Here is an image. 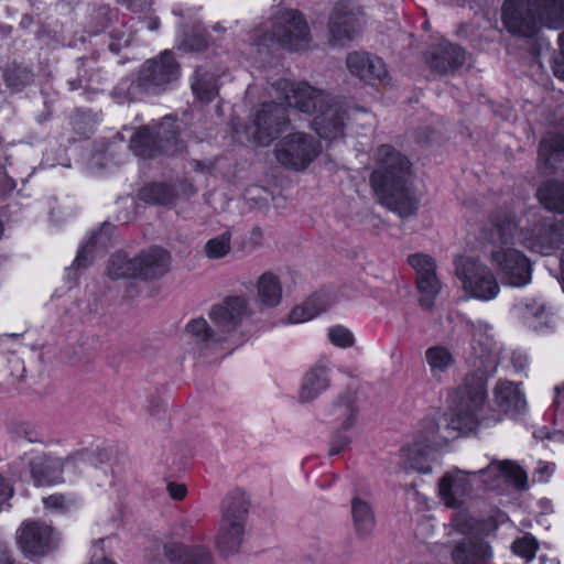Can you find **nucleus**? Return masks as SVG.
<instances>
[{
	"mask_svg": "<svg viewBox=\"0 0 564 564\" xmlns=\"http://www.w3.org/2000/svg\"><path fill=\"white\" fill-rule=\"evenodd\" d=\"M555 471V465L549 462H539L534 469V479L546 482Z\"/></svg>",
	"mask_w": 564,
	"mask_h": 564,
	"instance_id": "nucleus-49",
	"label": "nucleus"
},
{
	"mask_svg": "<svg viewBox=\"0 0 564 564\" xmlns=\"http://www.w3.org/2000/svg\"><path fill=\"white\" fill-rule=\"evenodd\" d=\"M360 28V14L350 3L340 2L334 7L328 22L329 36L334 42L352 40Z\"/></svg>",
	"mask_w": 564,
	"mask_h": 564,
	"instance_id": "nucleus-17",
	"label": "nucleus"
},
{
	"mask_svg": "<svg viewBox=\"0 0 564 564\" xmlns=\"http://www.w3.org/2000/svg\"><path fill=\"white\" fill-rule=\"evenodd\" d=\"M491 556L489 545L476 533L457 541L452 552L455 564H487Z\"/></svg>",
	"mask_w": 564,
	"mask_h": 564,
	"instance_id": "nucleus-21",
	"label": "nucleus"
},
{
	"mask_svg": "<svg viewBox=\"0 0 564 564\" xmlns=\"http://www.w3.org/2000/svg\"><path fill=\"white\" fill-rule=\"evenodd\" d=\"M130 149L141 158H152L156 153H176L181 147L176 134V124L165 117L162 122L140 128L130 141Z\"/></svg>",
	"mask_w": 564,
	"mask_h": 564,
	"instance_id": "nucleus-11",
	"label": "nucleus"
},
{
	"mask_svg": "<svg viewBox=\"0 0 564 564\" xmlns=\"http://www.w3.org/2000/svg\"><path fill=\"white\" fill-rule=\"evenodd\" d=\"M53 528L40 521H24L17 530V545L25 557L36 558L50 554L57 545Z\"/></svg>",
	"mask_w": 564,
	"mask_h": 564,
	"instance_id": "nucleus-14",
	"label": "nucleus"
},
{
	"mask_svg": "<svg viewBox=\"0 0 564 564\" xmlns=\"http://www.w3.org/2000/svg\"><path fill=\"white\" fill-rule=\"evenodd\" d=\"M332 305L329 295L318 292L308 297L302 305L294 307L290 315L291 324H300L313 319Z\"/></svg>",
	"mask_w": 564,
	"mask_h": 564,
	"instance_id": "nucleus-33",
	"label": "nucleus"
},
{
	"mask_svg": "<svg viewBox=\"0 0 564 564\" xmlns=\"http://www.w3.org/2000/svg\"><path fill=\"white\" fill-rule=\"evenodd\" d=\"M4 80L8 86L19 89L32 80V73L21 66H12L6 69Z\"/></svg>",
	"mask_w": 564,
	"mask_h": 564,
	"instance_id": "nucleus-45",
	"label": "nucleus"
},
{
	"mask_svg": "<svg viewBox=\"0 0 564 564\" xmlns=\"http://www.w3.org/2000/svg\"><path fill=\"white\" fill-rule=\"evenodd\" d=\"M332 366L326 359L318 360L305 375L301 387L300 398L310 402L330 387Z\"/></svg>",
	"mask_w": 564,
	"mask_h": 564,
	"instance_id": "nucleus-26",
	"label": "nucleus"
},
{
	"mask_svg": "<svg viewBox=\"0 0 564 564\" xmlns=\"http://www.w3.org/2000/svg\"><path fill=\"white\" fill-rule=\"evenodd\" d=\"M46 509H51L56 512H67L72 508L77 506L75 498L66 497L63 495H52L43 499Z\"/></svg>",
	"mask_w": 564,
	"mask_h": 564,
	"instance_id": "nucleus-48",
	"label": "nucleus"
},
{
	"mask_svg": "<svg viewBox=\"0 0 564 564\" xmlns=\"http://www.w3.org/2000/svg\"><path fill=\"white\" fill-rule=\"evenodd\" d=\"M426 63L438 74H447L462 67L466 61L465 51L453 43L441 41L426 53Z\"/></svg>",
	"mask_w": 564,
	"mask_h": 564,
	"instance_id": "nucleus-20",
	"label": "nucleus"
},
{
	"mask_svg": "<svg viewBox=\"0 0 564 564\" xmlns=\"http://www.w3.org/2000/svg\"><path fill=\"white\" fill-rule=\"evenodd\" d=\"M181 45L185 50L202 51L206 46V40L203 34L195 35L191 39H184Z\"/></svg>",
	"mask_w": 564,
	"mask_h": 564,
	"instance_id": "nucleus-50",
	"label": "nucleus"
},
{
	"mask_svg": "<svg viewBox=\"0 0 564 564\" xmlns=\"http://www.w3.org/2000/svg\"><path fill=\"white\" fill-rule=\"evenodd\" d=\"M0 564H13L9 547L0 541Z\"/></svg>",
	"mask_w": 564,
	"mask_h": 564,
	"instance_id": "nucleus-53",
	"label": "nucleus"
},
{
	"mask_svg": "<svg viewBox=\"0 0 564 564\" xmlns=\"http://www.w3.org/2000/svg\"><path fill=\"white\" fill-rule=\"evenodd\" d=\"M538 197L547 210L564 213V184L545 182L539 187Z\"/></svg>",
	"mask_w": 564,
	"mask_h": 564,
	"instance_id": "nucleus-37",
	"label": "nucleus"
},
{
	"mask_svg": "<svg viewBox=\"0 0 564 564\" xmlns=\"http://www.w3.org/2000/svg\"><path fill=\"white\" fill-rule=\"evenodd\" d=\"M319 153V143L312 135L303 132L286 134L275 147L278 162L294 171L305 170Z\"/></svg>",
	"mask_w": 564,
	"mask_h": 564,
	"instance_id": "nucleus-12",
	"label": "nucleus"
},
{
	"mask_svg": "<svg viewBox=\"0 0 564 564\" xmlns=\"http://www.w3.org/2000/svg\"><path fill=\"white\" fill-rule=\"evenodd\" d=\"M545 562H546V558H545L544 556H541V557H540V563H541V564H545Z\"/></svg>",
	"mask_w": 564,
	"mask_h": 564,
	"instance_id": "nucleus-60",
	"label": "nucleus"
},
{
	"mask_svg": "<svg viewBox=\"0 0 564 564\" xmlns=\"http://www.w3.org/2000/svg\"><path fill=\"white\" fill-rule=\"evenodd\" d=\"M164 554L174 564H213L209 551L203 546L187 547L167 543L164 545Z\"/></svg>",
	"mask_w": 564,
	"mask_h": 564,
	"instance_id": "nucleus-31",
	"label": "nucleus"
},
{
	"mask_svg": "<svg viewBox=\"0 0 564 564\" xmlns=\"http://www.w3.org/2000/svg\"><path fill=\"white\" fill-rule=\"evenodd\" d=\"M180 65L174 55L170 51H164L142 65L135 83L122 80L116 90L126 93L129 99H135L139 91L158 94L172 87L180 78Z\"/></svg>",
	"mask_w": 564,
	"mask_h": 564,
	"instance_id": "nucleus-7",
	"label": "nucleus"
},
{
	"mask_svg": "<svg viewBox=\"0 0 564 564\" xmlns=\"http://www.w3.org/2000/svg\"><path fill=\"white\" fill-rule=\"evenodd\" d=\"M512 551L527 562H530L538 551V542L532 535H524L512 543Z\"/></svg>",
	"mask_w": 564,
	"mask_h": 564,
	"instance_id": "nucleus-46",
	"label": "nucleus"
},
{
	"mask_svg": "<svg viewBox=\"0 0 564 564\" xmlns=\"http://www.w3.org/2000/svg\"><path fill=\"white\" fill-rule=\"evenodd\" d=\"M61 458L47 455L35 457L31 463V473L39 486H50L65 482L61 471Z\"/></svg>",
	"mask_w": 564,
	"mask_h": 564,
	"instance_id": "nucleus-30",
	"label": "nucleus"
},
{
	"mask_svg": "<svg viewBox=\"0 0 564 564\" xmlns=\"http://www.w3.org/2000/svg\"><path fill=\"white\" fill-rule=\"evenodd\" d=\"M473 350L478 360L475 367L485 376L495 373L500 362V347L481 327L473 334Z\"/></svg>",
	"mask_w": 564,
	"mask_h": 564,
	"instance_id": "nucleus-22",
	"label": "nucleus"
},
{
	"mask_svg": "<svg viewBox=\"0 0 564 564\" xmlns=\"http://www.w3.org/2000/svg\"><path fill=\"white\" fill-rule=\"evenodd\" d=\"M346 65L354 76L368 83L381 80L387 76V68L382 58L368 52L349 53Z\"/></svg>",
	"mask_w": 564,
	"mask_h": 564,
	"instance_id": "nucleus-23",
	"label": "nucleus"
},
{
	"mask_svg": "<svg viewBox=\"0 0 564 564\" xmlns=\"http://www.w3.org/2000/svg\"><path fill=\"white\" fill-rule=\"evenodd\" d=\"M108 228H110V225H104L102 229H108Z\"/></svg>",
	"mask_w": 564,
	"mask_h": 564,
	"instance_id": "nucleus-62",
	"label": "nucleus"
},
{
	"mask_svg": "<svg viewBox=\"0 0 564 564\" xmlns=\"http://www.w3.org/2000/svg\"><path fill=\"white\" fill-rule=\"evenodd\" d=\"M159 28L158 23L156 22H153L151 25H150V30H156Z\"/></svg>",
	"mask_w": 564,
	"mask_h": 564,
	"instance_id": "nucleus-59",
	"label": "nucleus"
},
{
	"mask_svg": "<svg viewBox=\"0 0 564 564\" xmlns=\"http://www.w3.org/2000/svg\"><path fill=\"white\" fill-rule=\"evenodd\" d=\"M175 192L166 184H150L140 192V198L150 204L169 205L175 199Z\"/></svg>",
	"mask_w": 564,
	"mask_h": 564,
	"instance_id": "nucleus-40",
	"label": "nucleus"
},
{
	"mask_svg": "<svg viewBox=\"0 0 564 564\" xmlns=\"http://www.w3.org/2000/svg\"><path fill=\"white\" fill-rule=\"evenodd\" d=\"M558 44H560L561 53L564 56V32L558 35Z\"/></svg>",
	"mask_w": 564,
	"mask_h": 564,
	"instance_id": "nucleus-58",
	"label": "nucleus"
},
{
	"mask_svg": "<svg viewBox=\"0 0 564 564\" xmlns=\"http://www.w3.org/2000/svg\"><path fill=\"white\" fill-rule=\"evenodd\" d=\"M269 95L283 100L305 113L317 112L313 127L318 135L326 140H336L344 135L347 111L339 101L306 83H292L285 78L270 85Z\"/></svg>",
	"mask_w": 564,
	"mask_h": 564,
	"instance_id": "nucleus-2",
	"label": "nucleus"
},
{
	"mask_svg": "<svg viewBox=\"0 0 564 564\" xmlns=\"http://www.w3.org/2000/svg\"><path fill=\"white\" fill-rule=\"evenodd\" d=\"M350 512L355 532L360 538L372 534L376 529V513L372 503L356 491L350 500Z\"/></svg>",
	"mask_w": 564,
	"mask_h": 564,
	"instance_id": "nucleus-28",
	"label": "nucleus"
},
{
	"mask_svg": "<svg viewBox=\"0 0 564 564\" xmlns=\"http://www.w3.org/2000/svg\"><path fill=\"white\" fill-rule=\"evenodd\" d=\"M516 227L514 217L510 214L498 213L491 218L488 257L506 284L522 288L531 282L532 269L527 256L511 247L517 241Z\"/></svg>",
	"mask_w": 564,
	"mask_h": 564,
	"instance_id": "nucleus-4",
	"label": "nucleus"
},
{
	"mask_svg": "<svg viewBox=\"0 0 564 564\" xmlns=\"http://www.w3.org/2000/svg\"><path fill=\"white\" fill-rule=\"evenodd\" d=\"M231 249V235L225 231L221 235L209 239L205 245V253L209 259H220L229 253Z\"/></svg>",
	"mask_w": 564,
	"mask_h": 564,
	"instance_id": "nucleus-43",
	"label": "nucleus"
},
{
	"mask_svg": "<svg viewBox=\"0 0 564 564\" xmlns=\"http://www.w3.org/2000/svg\"><path fill=\"white\" fill-rule=\"evenodd\" d=\"M106 240L107 239L104 236L102 229L93 232V235L88 238L86 243L78 251L74 260V265H76L77 268H85L93 258L94 249L99 245L105 247Z\"/></svg>",
	"mask_w": 564,
	"mask_h": 564,
	"instance_id": "nucleus-42",
	"label": "nucleus"
},
{
	"mask_svg": "<svg viewBox=\"0 0 564 564\" xmlns=\"http://www.w3.org/2000/svg\"><path fill=\"white\" fill-rule=\"evenodd\" d=\"M501 21L511 35L532 39L544 28L564 26V0H503Z\"/></svg>",
	"mask_w": 564,
	"mask_h": 564,
	"instance_id": "nucleus-5",
	"label": "nucleus"
},
{
	"mask_svg": "<svg viewBox=\"0 0 564 564\" xmlns=\"http://www.w3.org/2000/svg\"><path fill=\"white\" fill-rule=\"evenodd\" d=\"M375 161L376 169L371 173L370 183L381 204L400 217L413 215L419 200L409 187V159L391 145L382 144L376 150Z\"/></svg>",
	"mask_w": 564,
	"mask_h": 564,
	"instance_id": "nucleus-3",
	"label": "nucleus"
},
{
	"mask_svg": "<svg viewBox=\"0 0 564 564\" xmlns=\"http://www.w3.org/2000/svg\"><path fill=\"white\" fill-rule=\"evenodd\" d=\"M451 409L438 419L422 422L415 440L401 449L405 469L430 474L434 452L462 433L491 427L502 421V412L485 405L486 387L481 378L468 377L451 395Z\"/></svg>",
	"mask_w": 564,
	"mask_h": 564,
	"instance_id": "nucleus-1",
	"label": "nucleus"
},
{
	"mask_svg": "<svg viewBox=\"0 0 564 564\" xmlns=\"http://www.w3.org/2000/svg\"><path fill=\"white\" fill-rule=\"evenodd\" d=\"M91 564H115V563L108 558L102 557V558H97V560L93 561Z\"/></svg>",
	"mask_w": 564,
	"mask_h": 564,
	"instance_id": "nucleus-57",
	"label": "nucleus"
},
{
	"mask_svg": "<svg viewBox=\"0 0 564 564\" xmlns=\"http://www.w3.org/2000/svg\"><path fill=\"white\" fill-rule=\"evenodd\" d=\"M106 272L112 280L135 278V257L130 259L124 253H113L108 261Z\"/></svg>",
	"mask_w": 564,
	"mask_h": 564,
	"instance_id": "nucleus-38",
	"label": "nucleus"
},
{
	"mask_svg": "<svg viewBox=\"0 0 564 564\" xmlns=\"http://www.w3.org/2000/svg\"><path fill=\"white\" fill-rule=\"evenodd\" d=\"M327 336L329 341L339 348H348L354 345L352 333L341 325L329 327Z\"/></svg>",
	"mask_w": 564,
	"mask_h": 564,
	"instance_id": "nucleus-47",
	"label": "nucleus"
},
{
	"mask_svg": "<svg viewBox=\"0 0 564 564\" xmlns=\"http://www.w3.org/2000/svg\"><path fill=\"white\" fill-rule=\"evenodd\" d=\"M357 412L355 395L351 392L344 393L333 404L330 414L338 422L339 427L330 442L329 455L341 453L350 444Z\"/></svg>",
	"mask_w": 564,
	"mask_h": 564,
	"instance_id": "nucleus-15",
	"label": "nucleus"
},
{
	"mask_svg": "<svg viewBox=\"0 0 564 564\" xmlns=\"http://www.w3.org/2000/svg\"><path fill=\"white\" fill-rule=\"evenodd\" d=\"M424 361L429 367L431 377L436 381H442L453 368L455 357L448 347L437 344L425 350Z\"/></svg>",
	"mask_w": 564,
	"mask_h": 564,
	"instance_id": "nucleus-32",
	"label": "nucleus"
},
{
	"mask_svg": "<svg viewBox=\"0 0 564 564\" xmlns=\"http://www.w3.org/2000/svg\"><path fill=\"white\" fill-rule=\"evenodd\" d=\"M455 274L470 299L487 302L496 299L500 292L495 273L478 259L460 257L455 262Z\"/></svg>",
	"mask_w": 564,
	"mask_h": 564,
	"instance_id": "nucleus-9",
	"label": "nucleus"
},
{
	"mask_svg": "<svg viewBox=\"0 0 564 564\" xmlns=\"http://www.w3.org/2000/svg\"><path fill=\"white\" fill-rule=\"evenodd\" d=\"M523 318L528 327L536 332H543L550 327L551 316L543 304L533 303L525 306Z\"/></svg>",
	"mask_w": 564,
	"mask_h": 564,
	"instance_id": "nucleus-41",
	"label": "nucleus"
},
{
	"mask_svg": "<svg viewBox=\"0 0 564 564\" xmlns=\"http://www.w3.org/2000/svg\"><path fill=\"white\" fill-rule=\"evenodd\" d=\"M182 191L184 195H192L196 192L192 184L183 185Z\"/></svg>",
	"mask_w": 564,
	"mask_h": 564,
	"instance_id": "nucleus-56",
	"label": "nucleus"
},
{
	"mask_svg": "<svg viewBox=\"0 0 564 564\" xmlns=\"http://www.w3.org/2000/svg\"><path fill=\"white\" fill-rule=\"evenodd\" d=\"M185 335L200 348H214L220 340L203 317L189 321L185 326Z\"/></svg>",
	"mask_w": 564,
	"mask_h": 564,
	"instance_id": "nucleus-35",
	"label": "nucleus"
},
{
	"mask_svg": "<svg viewBox=\"0 0 564 564\" xmlns=\"http://www.w3.org/2000/svg\"><path fill=\"white\" fill-rule=\"evenodd\" d=\"M170 254L164 249L152 248L135 257V278L158 280L170 270Z\"/></svg>",
	"mask_w": 564,
	"mask_h": 564,
	"instance_id": "nucleus-24",
	"label": "nucleus"
},
{
	"mask_svg": "<svg viewBox=\"0 0 564 564\" xmlns=\"http://www.w3.org/2000/svg\"><path fill=\"white\" fill-rule=\"evenodd\" d=\"M248 303L242 296H229L221 303L212 306L209 318L223 332L230 333L247 315Z\"/></svg>",
	"mask_w": 564,
	"mask_h": 564,
	"instance_id": "nucleus-19",
	"label": "nucleus"
},
{
	"mask_svg": "<svg viewBox=\"0 0 564 564\" xmlns=\"http://www.w3.org/2000/svg\"><path fill=\"white\" fill-rule=\"evenodd\" d=\"M257 294L264 306L279 305L282 300V285L278 275L269 271L262 273L257 281Z\"/></svg>",
	"mask_w": 564,
	"mask_h": 564,
	"instance_id": "nucleus-34",
	"label": "nucleus"
},
{
	"mask_svg": "<svg viewBox=\"0 0 564 564\" xmlns=\"http://www.w3.org/2000/svg\"><path fill=\"white\" fill-rule=\"evenodd\" d=\"M564 160V135L558 132H547L539 145L538 163L543 172H550Z\"/></svg>",
	"mask_w": 564,
	"mask_h": 564,
	"instance_id": "nucleus-29",
	"label": "nucleus"
},
{
	"mask_svg": "<svg viewBox=\"0 0 564 564\" xmlns=\"http://www.w3.org/2000/svg\"><path fill=\"white\" fill-rule=\"evenodd\" d=\"M21 435L29 443H35V442L40 441L39 433L36 431L32 430V429H29V427H24L21 431Z\"/></svg>",
	"mask_w": 564,
	"mask_h": 564,
	"instance_id": "nucleus-54",
	"label": "nucleus"
},
{
	"mask_svg": "<svg viewBox=\"0 0 564 564\" xmlns=\"http://www.w3.org/2000/svg\"><path fill=\"white\" fill-rule=\"evenodd\" d=\"M416 285L420 292V304L425 310L434 306V301L441 292L442 285L435 274L416 279Z\"/></svg>",
	"mask_w": 564,
	"mask_h": 564,
	"instance_id": "nucleus-39",
	"label": "nucleus"
},
{
	"mask_svg": "<svg viewBox=\"0 0 564 564\" xmlns=\"http://www.w3.org/2000/svg\"><path fill=\"white\" fill-rule=\"evenodd\" d=\"M473 473L453 468L445 473L438 482V495L446 507L460 508L471 494Z\"/></svg>",
	"mask_w": 564,
	"mask_h": 564,
	"instance_id": "nucleus-16",
	"label": "nucleus"
},
{
	"mask_svg": "<svg viewBox=\"0 0 564 564\" xmlns=\"http://www.w3.org/2000/svg\"><path fill=\"white\" fill-rule=\"evenodd\" d=\"M192 90L199 100L212 101L218 93L215 75L203 67H198L194 73Z\"/></svg>",
	"mask_w": 564,
	"mask_h": 564,
	"instance_id": "nucleus-36",
	"label": "nucleus"
},
{
	"mask_svg": "<svg viewBox=\"0 0 564 564\" xmlns=\"http://www.w3.org/2000/svg\"><path fill=\"white\" fill-rule=\"evenodd\" d=\"M288 126L285 108L274 101H269L260 106L246 132L254 143L268 147L279 133L286 130Z\"/></svg>",
	"mask_w": 564,
	"mask_h": 564,
	"instance_id": "nucleus-13",
	"label": "nucleus"
},
{
	"mask_svg": "<svg viewBox=\"0 0 564 564\" xmlns=\"http://www.w3.org/2000/svg\"><path fill=\"white\" fill-rule=\"evenodd\" d=\"M473 477H478L489 487H495L500 480L509 481L518 488H523L527 482V475L523 469L514 462L492 460L490 464L473 473Z\"/></svg>",
	"mask_w": 564,
	"mask_h": 564,
	"instance_id": "nucleus-18",
	"label": "nucleus"
},
{
	"mask_svg": "<svg viewBox=\"0 0 564 564\" xmlns=\"http://www.w3.org/2000/svg\"><path fill=\"white\" fill-rule=\"evenodd\" d=\"M563 391H564V383L562 386H557L554 388L555 397H554L553 403L556 408H560L564 403V400L562 397Z\"/></svg>",
	"mask_w": 564,
	"mask_h": 564,
	"instance_id": "nucleus-55",
	"label": "nucleus"
},
{
	"mask_svg": "<svg viewBox=\"0 0 564 564\" xmlns=\"http://www.w3.org/2000/svg\"><path fill=\"white\" fill-rule=\"evenodd\" d=\"M409 264L416 272V279L435 274L436 264L432 257L424 253H415L408 258Z\"/></svg>",
	"mask_w": 564,
	"mask_h": 564,
	"instance_id": "nucleus-44",
	"label": "nucleus"
},
{
	"mask_svg": "<svg viewBox=\"0 0 564 564\" xmlns=\"http://www.w3.org/2000/svg\"><path fill=\"white\" fill-rule=\"evenodd\" d=\"M310 42V30L303 14L296 10L283 9L274 15L270 34L260 29L256 30L253 45L260 53L275 44L289 51H301L308 47Z\"/></svg>",
	"mask_w": 564,
	"mask_h": 564,
	"instance_id": "nucleus-6",
	"label": "nucleus"
},
{
	"mask_svg": "<svg viewBox=\"0 0 564 564\" xmlns=\"http://www.w3.org/2000/svg\"><path fill=\"white\" fill-rule=\"evenodd\" d=\"M170 496L175 500H182L187 494V488L181 482H169L166 487Z\"/></svg>",
	"mask_w": 564,
	"mask_h": 564,
	"instance_id": "nucleus-51",
	"label": "nucleus"
},
{
	"mask_svg": "<svg viewBox=\"0 0 564 564\" xmlns=\"http://www.w3.org/2000/svg\"><path fill=\"white\" fill-rule=\"evenodd\" d=\"M248 502L242 494L227 496L223 502L221 519L215 538L218 550L230 555L239 551L245 536Z\"/></svg>",
	"mask_w": 564,
	"mask_h": 564,
	"instance_id": "nucleus-8",
	"label": "nucleus"
},
{
	"mask_svg": "<svg viewBox=\"0 0 564 564\" xmlns=\"http://www.w3.org/2000/svg\"><path fill=\"white\" fill-rule=\"evenodd\" d=\"M512 364L516 368L517 371L521 372V371H524V369L527 368V365H528V360H527V357L524 355H521V354H513L512 355Z\"/></svg>",
	"mask_w": 564,
	"mask_h": 564,
	"instance_id": "nucleus-52",
	"label": "nucleus"
},
{
	"mask_svg": "<svg viewBox=\"0 0 564 564\" xmlns=\"http://www.w3.org/2000/svg\"><path fill=\"white\" fill-rule=\"evenodd\" d=\"M214 30H216V31H221V28L219 26V24H216V25L214 26Z\"/></svg>",
	"mask_w": 564,
	"mask_h": 564,
	"instance_id": "nucleus-61",
	"label": "nucleus"
},
{
	"mask_svg": "<svg viewBox=\"0 0 564 564\" xmlns=\"http://www.w3.org/2000/svg\"><path fill=\"white\" fill-rule=\"evenodd\" d=\"M516 240L528 250L551 256L564 243V221L554 216L539 217L518 231Z\"/></svg>",
	"mask_w": 564,
	"mask_h": 564,
	"instance_id": "nucleus-10",
	"label": "nucleus"
},
{
	"mask_svg": "<svg viewBox=\"0 0 564 564\" xmlns=\"http://www.w3.org/2000/svg\"><path fill=\"white\" fill-rule=\"evenodd\" d=\"M105 453L95 449L77 452L65 459H61V471L65 481H74L78 476L97 469L104 463Z\"/></svg>",
	"mask_w": 564,
	"mask_h": 564,
	"instance_id": "nucleus-25",
	"label": "nucleus"
},
{
	"mask_svg": "<svg viewBox=\"0 0 564 564\" xmlns=\"http://www.w3.org/2000/svg\"><path fill=\"white\" fill-rule=\"evenodd\" d=\"M495 402L500 411L509 415H518L525 411L527 400L520 387L508 380H499L494 389Z\"/></svg>",
	"mask_w": 564,
	"mask_h": 564,
	"instance_id": "nucleus-27",
	"label": "nucleus"
}]
</instances>
